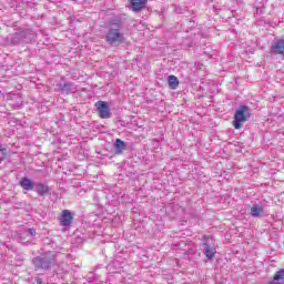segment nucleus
<instances>
[{
	"instance_id": "nucleus-5",
	"label": "nucleus",
	"mask_w": 284,
	"mask_h": 284,
	"mask_svg": "<svg viewBox=\"0 0 284 284\" xmlns=\"http://www.w3.org/2000/svg\"><path fill=\"white\" fill-rule=\"evenodd\" d=\"M95 108L100 119H110V116H112V113L110 112V105H108V102L98 101L95 103Z\"/></svg>"
},
{
	"instance_id": "nucleus-20",
	"label": "nucleus",
	"mask_w": 284,
	"mask_h": 284,
	"mask_svg": "<svg viewBox=\"0 0 284 284\" xmlns=\"http://www.w3.org/2000/svg\"><path fill=\"white\" fill-rule=\"evenodd\" d=\"M276 216H278V215H273V219H276Z\"/></svg>"
},
{
	"instance_id": "nucleus-8",
	"label": "nucleus",
	"mask_w": 284,
	"mask_h": 284,
	"mask_svg": "<svg viewBox=\"0 0 284 284\" xmlns=\"http://www.w3.org/2000/svg\"><path fill=\"white\" fill-rule=\"evenodd\" d=\"M148 6V0H131V8L133 12H141Z\"/></svg>"
},
{
	"instance_id": "nucleus-2",
	"label": "nucleus",
	"mask_w": 284,
	"mask_h": 284,
	"mask_svg": "<svg viewBox=\"0 0 284 284\" xmlns=\"http://www.w3.org/2000/svg\"><path fill=\"white\" fill-rule=\"evenodd\" d=\"M32 264L34 270H43V272H48L52 270V265H54V257L50 254L38 255L32 258Z\"/></svg>"
},
{
	"instance_id": "nucleus-7",
	"label": "nucleus",
	"mask_w": 284,
	"mask_h": 284,
	"mask_svg": "<svg viewBox=\"0 0 284 284\" xmlns=\"http://www.w3.org/2000/svg\"><path fill=\"white\" fill-rule=\"evenodd\" d=\"M271 50L273 54H284V39H280L272 43Z\"/></svg>"
},
{
	"instance_id": "nucleus-17",
	"label": "nucleus",
	"mask_w": 284,
	"mask_h": 284,
	"mask_svg": "<svg viewBox=\"0 0 284 284\" xmlns=\"http://www.w3.org/2000/svg\"><path fill=\"white\" fill-rule=\"evenodd\" d=\"M62 214H70V211L64 210V211H62Z\"/></svg>"
},
{
	"instance_id": "nucleus-18",
	"label": "nucleus",
	"mask_w": 284,
	"mask_h": 284,
	"mask_svg": "<svg viewBox=\"0 0 284 284\" xmlns=\"http://www.w3.org/2000/svg\"><path fill=\"white\" fill-rule=\"evenodd\" d=\"M0 152H6V149H2L1 145H0Z\"/></svg>"
},
{
	"instance_id": "nucleus-14",
	"label": "nucleus",
	"mask_w": 284,
	"mask_h": 284,
	"mask_svg": "<svg viewBox=\"0 0 284 284\" xmlns=\"http://www.w3.org/2000/svg\"><path fill=\"white\" fill-rule=\"evenodd\" d=\"M24 232L27 234V236H37V230L34 227H31V229H24Z\"/></svg>"
},
{
	"instance_id": "nucleus-19",
	"label": "nucleus",
	"mask_w": 284,
	"mask_h": 284,
	"mask_svg": "<svg viewBox=\"0 0 284 284\" xmlns=\"http://www.w3.org/2000/svg\"><path fill=\"white\" fill-rule=\"evenodd\" d=\"M253 216H261V214H253Z\"/></svg>"
},
{
	"instance_id": "nucleus-16",
	"label": "nucleus",
	"mask_w": 284,
	"mask_h": 284,
	"mask_svg": "<svg viewBox=\"0 0 284 284\" xmlns=\"http://www.w3.org/2000/svg\"><path fill=\"white\" fill-rule=\"evenodd\" d=\"M36 282H37V284H43V278L37 277V278H36Z\"/></svg>"
},
{
	"instance_id": "nucleus-1",
	"label": "nucleus",
	"mask_w": 284,
	"mask_h": 284,
	"mask_svg": "<svg viewBox=\"0 0 284 284\" xmlns=\"http://www.w3.org/2000/svg\"><path fill=\"white\" fill-rule=\"evenodd\" d=\"M123 28V22L121 19H114L109 22V29L105 34V41L110 45H121L125 43V36L121 32Z\"/></svg>"
},
{
	"instance_id": "nucleus-15",
	"label": "nucleus",
	"mask_w": 284,
	"mask_h": 284,
	"mask_svg": "<svg viewBox=\"0 0 284 284\" xmlns=\"http://www.w3.org/2000/svg\"><path fill=\"white\" fill-rule=\"evenodd\" d=\"M61 90H70V83L62 84Z\"/></svg>"
},
{
	"instance_id": "nucleus-10",
	"label": "nucleus",
	"mask_w": 284,
	"mask_h": 284,
	"mask_svg": "<svg viewBox=\"0 0 284 284\" xmlns=\"http://www.w3.org/2000/svg\"><path fill=\"white\" fill-rule=\"evenodd\" d=\"M36 192L38 196H45L50 192V187L43 183H38L36 185Z\"/></svg>"
},
{
	"instance_id": "nucleus-9",
	"label": "nucleus",
	"mask_w": 284,
	"mask_h": 284,
	"mask_svg": "<svg viewBox=\"0 0 284 284\" xmlns=\"http://www.w3.org/2000/svg\"><path fill=\"white\" fill-rule=\"evenodd\" d=\"M20 185H21V189L27 190V192L34 190V183H32V180H30L28 178H23L20 181Z\"/></svg>"
},
{
	"instance_id": "nucleus-13",
	"label": "nucleus",
	"mask_w": 284,
	"mask_h": 284,
	"mask_svg": "<svg viewBox=\"0 0 284 284\" xmlns=\"http://www.w3.org/2000/svg\"><path fill=\"white\" fill-rule=\"evenodd\" d=\"M251 214H263V206L255 205L251 209Z\"/></svg>"
},
{
	"instance_id": "nucleus-6",
	"label": "nucleus",
	"mask_w": 284,
	"mask_h": 284,
	"mask_svg": "<svg viewBox=\"0 0 284 284\" xmlns=\"http://www.w3.org/2000/svg\"><path fill=\"white\" fill-rule=\"evenodd\" d=\"M59 224L64 227V230H69L72 227V221H74V217L72 214H61L58 217Z\"/></svg>"
},
{
	"instance_id": "nucleus-12",
	"label": "nucleus",
	"mask_w": 284,
	"mask_h": 284,
	"mask_svg": "<svg viewBox=\"0 0 284 284\" xmlns=\"http://www.w3.org/2000/svg\"><path fill=\"white\" fill-rule=\"evenodd\" d=\"M116 150H125V142L121 139L115 140Z\"/></svg>"
},
{
	"instance_id": "nucleus-4",
	"label": "nucleus",
	"mask_w": 284,
	"mask_h": 284,
	"mask_svg": "<svg viewBox=\"0 0 284 284\" xmlns=\"http://www.w3.org/2000/svg\"><path fill=\"white\" fill-rule=\"evenodd\" d=\"M203 250H204V254L206 256V258H209V261H212L214 258V254H216V247H214V245H212L210 243V241H212V237L210 235H204L203 236Z\"/></svg>"
},
{
	"instance_id": "nucleus-11",
	"label": "nucleus",
	"mask_w": 284,
	"mask_h": 284,
	"mask_svg": "<svg viewBox=\"0 0 284 284\" xmlns=\"http://www.w3.org/2000/svg\"><path fill=\"white\" fill-rule=\"evenodd\" d=\"M168 83L170 90H176V88H179V78H176V75H169Z\"/></svg>"
},
{
	"instance_id": "nucleus-3",
	"label": "nucleus",
	"mask_w": 284,
	"mask_h": 284,
	"mask_svg": "<svg viewBox=\"0 0 284 284\" xmlns=\"http://www.w3.org/2000/svg\"><path fill=\"white\" fill-rule=\"evenodd\" d=\"M250 108L247 105H241L239 110L235 111L233 126L235 130H241L243 128V123L247 122L250 115Z\"/></svg>"
}]
</instances>
